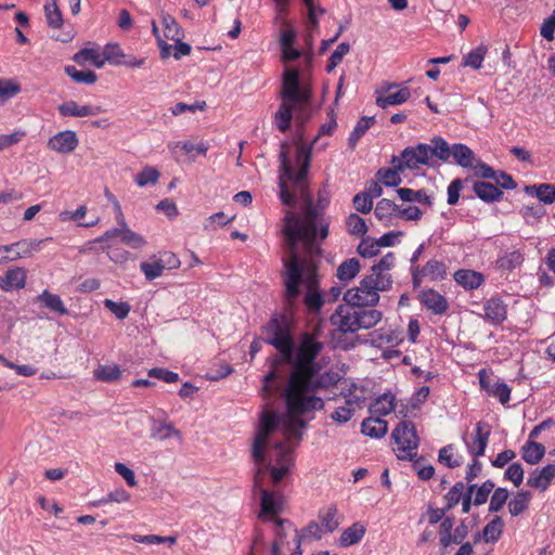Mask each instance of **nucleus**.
<instances>
[{
    "label": "nucleus",
    "mask_w": 555,
    "mask_h": 555,
    "mask_svg": "<svg viewBox=\"0 0 555 555\" xmlns=\"http://www.w3.org/2000/svg\"><path fill=\"white\" fill-rule=\"evenodd\" d=\"M311 146L299 144L296 150V163L299 165L295 171L286 154L281 153L280 198L286 206L294 207L296 197L304 201L301 214L287 211L284 217L283 234L289 255L283 258L284 272L282 274L285 287V301L293 307L300 294V284L306 273L307 292L304 304L310 313H319L324 305L320 292V284L314 268H309L297 254V245L302 243L306 253L310 256L321 255L322 243L330 234V219L322 209L314 206L309 192L307 175L311 163Z\"/></svg>",
    "instance_id": "nucleus-1"
},
{
    "label": "nucleus",
    "mask_w": 555,
    "mask_h": 555,
    "mask_svg": "<svg viewBox=\"0 0 555 555\" xmlns=\"http://www.w3.org/2000/svg\"><path fill=\"white\" fill-rule=\"evenodd\" d=\"M323 349V343L311 333H302L296 351L292 350V357L287 360L275 359L272 369L264 376L263 391L271 393V383L280 378L276 372L279 365L291 364L292 370L287 387L284 392L286 409L292 414H306L313 410H322L323 400L313 393L326 388L330 377L320 374V366L315 359Z\"/></svg>",
    "instance_id": "nucleus-2"
},
{
    "label": "nucleus",
    "mask_w": 555,
    "mask_h": 555,
    "mask_svg": "<svg viewBox=\"0 0 555 555\" xmlns=\"http://www.w3.org/2000/svg\"><path fill=\"white\" fill-rule=\"evenodd\" d=\"M280 416L276 412L266 409L259 417V423L256 428V435L251 447V457L254 462L260 465L255 476V486H261L260 475L264 474L270 468V475L274 483L280 482L288 473L289 466L293 463L292 449L284 441H276L273 444L275 466L270 467L264 465L266 450L269 447V440L279 429Z\"/></svg>",
    "instance_id": "nucleus-3"
},
{
    "label": "nucleus",
    "mask_w": 555,
    "mask_h": 555,
    "mask_svg": "<svg viewBox=\"0 0 555 555\" xmlns=\"http://www.w3.org/2000/svg\"><path fill=\"white\" fill-rule=\"evenodd\" d=\"M263 339L273 346L281 354L282 360L291 359L295 348L292 335V319L286 313H276L262 327Z\"/></svg>",
    "instance_id": "nucleus-4"
},
{
    "label": "nucleus",
    "mask_w": 555,
    "mask_h": 555,
    "mask_svg": "<svg viewBox=\"0 0 555 555\" xmlns=\"http://www.w3.org/2000/svg\"><path fill=\"white\" fill-rule=\"evenodd\" d=\"M393 451L399 460L412 461L417 455L420 439L411 421H401L392 430Z\"/></svg>",
    "instance_id": "nucleus-5"
},
{
    "label": "nucleus",
    "mask_w": 555,
    "mask_h": 555,
    "mask_svg": "<svg viewBox=\"0 0 555 555\" xmlns=\"http://www.w3.org/2000/svg\"><path fill=\"white\" fill-rule=\"evenodd\" d=\"M282 103L301 105L307 104L311 99L309 88L301 87L299 81V70L297 68H286L282 79L281 90Z\"/></svg>",
    "instance_id": "nucleus-6"
},
{
    "label": "nucleus",
    "mask_w": 555,
    "mask_h": 555,
    "mask_svg": "<svg viewBox=\"0 0 555 555\" xmlns=\"http://www.w3.org/2000/svg\"><path fill=\"white\" fill-rule=\"evenodd\" d=\"M429 144L418 143L415 146L405 147L399 156H392L391 163H398L399 170H416L421 166H429Z\"/></svg>",
    "instance_id": "nucleus-7"
},
{
    "label": "nucleus",
    "mask_w": 555,
    "mask_h": 555,
    "mask_svg": "<svg viewBox=\"0 0 555 555\" xmlns=\"http://www.w3.org/2000/svg\"><path fill=\"white\" fill-rule=\"evenodd\" d=\"M478 379L481 390H483L489 397H493L499 400L501 404H507L511 400V387L500 380L492 372L482 369L478 372Z\"/></svg>",
    "instance_id": "nucleus-8"
},
{
    "label": "nucleus",
    "mask_w": 555,
    "mask_h": 555,
    "mask_svg": "<svg viewBox=\"0 0 555 555\" xmlns=\"http://www.w3.org/2000/svg\"><path fill=\"white\" fill-rule=\"evenodd\" d=\"M371 279L364 276L358 287L350 288L344 294V300L348 305L356 307L376 305L379 300V294L371 288Z\"/></svg>",
    "instance_id": "nucleus-9"
},
{
    "label": "nucleus",
    "mask_w": 555,
    "mask_h": 555,
    "mask_svg": "<svg viewBox=\"0 0 555 555\" xmlns=\"http://www.w3.org/2000/svg\"><path fill=\"white\" fill-rule=\"evenodd\" d=\"M491 429L486 422H478L475 425L474 431L468 438H464L467 452L473 457H480L485 455L486 448L489 442Z\"/></svg>",
    "instance_id": "nucleus-10"
},
{
    "label": "nucleus",
    "mask_w": 555,
    "mask_h": 555,
    "mask_svg": "<svg viewBox=\"0 0 555 555\" xmlns=\"http://www.w3.org/2000/svg\"><path fill=\"white\" fill-rule=\"evenodd\" d=\"M331 322L339 332L354 333L358 331L357 308L350 305H340L331 317Z\"/></svg>",
    "instance_id": "nucleus-11"
},
{
    "label": "nucleus",
    "mask_w": 555,
    "mask_h": 555,
    "mask_svg": "<svg viewBox=\"0 0 555 555\" xmlns=\"http://www.w3.org/2000/svg\"><path fill=\"white\" fill-rule=\"evenodd\" d=\"M283 501L279 493L261 489L260 512L258 518L269 521L279 518L278 515L282 512Z\"/></svg>",
    "instance_id": "nucleus-12"
},
{
    "label": "nucleus",
    "mask_w": 555,
    "mask_h": 555,
    "mask_svg": "<svg viewBox=\"0 0 555 555\" xmlns=\"http://www.w3.org/2000/svg\"><path fill=\"white\" fill-rule=\"evenodd\" d=\"M417 299L423 307L436 315H442L449 309L446 297L433 288L421 291L417 295Z\"/></svg>",
    "instance_id": "nucleus-13"
},
{
    "label": "nucleus",
    "mask_w": 555,
    "mask_h": 555,
    "mask_svg": "<svg viewBox=\"0 0 555 555\" xmlns=\"http://www.w3.org/2000/svg\"><path fill=\"white\" fill-rule=\"evenodd\" d=\"M482 318L486 322L500 326L507 318V305L499 297H491L483 304Z\"/></svg>",
    "instance_id": "nucleus-14"
},
{
    "label": "nucleus",
    "mask_w": 555,
    "mask_h": 555,
    "mask_svg": "<svg viewBox=\"0 0 555 555\" xmlns=\"http://www.w3.org/2000/svg\"><path fill=\"white\" fill-rule=\"evenodd\" d=\"M79 144L78 137L73 130H64L55 133L48 141V147L60 154H69Z\"/></svg>",
    "instance_id": "nucleus-15"
},
{
    "label": "nucleus",
    "mask_w": 555,
    "mask_h": 555,
    "mask_svg": "<svg viewBox=\"0 0 555 555\" xmlns=\"http://www.w3.org/2000/svg\"><path fill=\"white\" fill-rule=\"evenodd\" d=\"M370 343L377 348L398 346L401 341L400 334L391 327H379L369 334Z\"/></svg>",
    "instance_id": "nucleus-16"
},
{
    "label": "nucleus",
    "mask_w": 555,
    "mask_h": 555,
    "mask_svg": "<svg viewBox=\"0 0 555 555\" xmlns=\"http://www.w3.org/2000/svg\"><path fill=\"white\" fill-rule=\"evenodd\" d=\"M57 111L63 117H86L94 116L102 112L100 106L93 105H79L76 101H67L57 107Z\"/></svg>",
    "instance_id": "nucleus-17"
},
{
    "label": "nucleus",
    "mask_w": 555,
    "mask_h": 555,
    "mask_svg": "<svg viewBox=\"0 0 555 555\" xmlns=\"http://www.w3.org/2000/svg\"><path fill=\"white\" fill-rule=\"evenodd\" d=\"M555 478V464H547L541 469H534L531 472L527 485L531 488L540 489L545 491L552 480Z\"/></svg>",
    "instance_id": "nucleus-18"
},
{
    "label": "nucleus",
    "mask_w": 555,
    "mask_h": 555,
    "mask_svg": "<svg viewBox=\"0 0 555 555\" xmlns=\"http://www.w3.org/2000/svg\"><path fill=\"white\" fill-rule=\"evenodd\" d=\"M454 281L467 291L479 288L485 283V275L478 271L460 269L454 275Z\"/></svg>",
    "instance_id": "nucleus-19"
},
{
    "label": "nucleus",
    "mask_w": 555,
    "mask_h": 555,
    "mask_svg": "<svg viewBox=\"0 0 555 555\" xmlns=\"http://www.w3.org/2000/svg\"><path fill=\"white\" fill-rule=\"evenodd\" d=\"M473 190L486 203L498 202L503 197V191L490 182L476 181L474 182Z\"/></svg>",
    "instance_id": "nucleus-20"
},
{
    "label": "nucleus",
    "mask_w": 555,
    "mask_h": 555,
    "mask_svg": "<svg viewBox=\"0 0 555 555\" xmlns=\"http://www.w3.org/2000/svg\"><path fill=\"white\" fill-rule=\"evenodd\" d=\"M376 105L380 108L400 105L405 103L411 96V91L408 87H403L393 93L380 94L379 91H376Z\"/></svg>",
    "instance_id": "nucleus-21"
},
{
    "label": "nucleus",
    "mask_w": 555,
    "mask_h": 555,
    "mask_svg": "<svg viewBox=\"0 0 555 555\" xmlns=\"http://www.w3.org/2000/svg\"><path fill=\"white\" fill-rule=\"evenodd\" d=\"M318 517L326 532H334L339 527L340 520L338 508L335 504H330L320 508Z\"/></svg>",
    "instance_id": "nucleus-22"
},
{
    "label": "nucleus",
    "mask_w": 555,
    "mask_h": 555,
    "mask_svg": "<svg viewBox=\"0 0 555 555\" xmlns=\"http://www.w3.org/2000/svg\"><path fill=\"white\" fill-rule=\"evenodd\" d=\"M524 262V255L520 250L505 251L495 260V268L500 271H513Z\"/></svg>",
    "instance_id": "nucleus-23"
},
{
    "label": "nucleus",
    "mask_w": 555,
    "mask_h": 555,
    "mask_svg": "<svg viewBox=\"0 0 555 555\" xmlns=\"http://www.w3.org/2000/svg\"><path fill=\"white\" fill-rule=\"evenodd\" d=\"M366 528L362 522H354L350 527L346 528L339 538V544L343 547H349L359 543L365 535Z\"/></svg>",
    "instance_id": "nucleus-24"
},
{
    "label": "nucleus",
    "mask_w": 555,
    "mask_h": 555,
    "mask_svg": "<svg viewBox=\"0 0 555 555\" xmlns=\"http://www.w3.org/2000/svg\"><path fill=\"white\" fill-rule=\"evenodd\" d=\"M387 430V422L380 417H367L361 424V433L371 438H382Z\"/></svg>",
    "instance_id": "nucleus-25"
},
{
    "label": "nucleus",
    "mask_w": 555,
    "mask_h": 555,
    "mask_svg": "<svg viewBox=\"0 0 555 555\" xmlns=\"http://www.w3.org/2000/svg\"><path fill=\"white\" fill-rule=\"evenodd\" d=\"M451 156L454 163L463 168H473L475 162H477L472 149L462 143L452 145Z\"/></svg>",
    "instance_id": "nucleus-26"
},
{
    "label": "nucleus",
    "mask_w": 555,
    "mask_h": 555,
    "mask_svg": "<svg viewBox=\"0 0 555 555\" xmlns=\"http://www.w3.org/2000/svg\"><path fill=\"white\" fill-rule=\"evenodd\" d=\"M397 194L403 202H416L424 204L428 207H431L434 204L433 196L428 195L427 191L424 189L413 190L409 188H399L397 189Z\"/></svg>",
    "instance_id": "nucleus-27"
},
{
    "label": "nucleus",
    "mask_w": 555,
    "mask_h": 555,
    "mask_svg": "<svg viewBox=\"0 0 555 555\" xmlns=\"http://www.w3.org/2000/svg\"><path fill=\"white\" fill-rule=\"evenodd\" d=\"M356 308H357L358 330L372 328L375 325H377L383 318V313L376 309H365L364 307H356Z\"/></svg>",
    "instance_id": "nucleus-28"
},
{
    "label": "nucleus",
    "mask_w": 555,
    "mask_h": 555,
    "mask_svg": "<svg viewBox=\"0 0 555 555\" xmlns=\"http://www.w3.org/2000/svg\"><path fill=\"white\" fill-rule=\"evenodd\" d=\"M296 105L282 103L279 109L274 114L273 122L281 132H286L292 125L293 112L296 109Z\"/></svg>",
    "instance_id": "nucleus-29"
},
{
    "label": "nucleus",
    "mask_w": 555,
    "mask_h": 555,
    "mask_svg": "<svg viewBox=\"0 0 555 555\" xmlns=\"http://www.w3.org/2000/svg\"><path fill=\"white\" fill-rule=\"evenodd\" d=\"M527 194L535 196L540 202L550 205L555 202V185L541 183L538 185H528L525 188Z\"/></svg>",
    "instance_id": "nucleus-30"
},
{
    "label": "nucleus",
    "mask_w": 555,
    "mask_h": 555,
    "mask_svg": "<svg viewBox=\"0 0 555 555\" xmlns=\"http://www.w3.org/2000/svg\"><path fill=\"white\" fill-rule=\"evenodd\" d=\"M521 457L525 462L530 465L538 464L545 454V447L537 441L528 440L521 447Z\"/></svg>",
    "instance_id": "nucleus-31"
},
{
    "label": "nucleus",
    "mask_w": 555,
    "mask_h": 555,
    "mask_svg": "<svg viewBox=\"0 0 555 555\" xmlns=\"http://www.w3.org/2000/svg\"><path fill=\"white\" fill-rule=\"evenodd\" d=\"M438 461L449 468L460 467L464 463V456L454 444H448L440 449Z\"/></svg>",
    "instance_id": "nucleus-32"
},
{
    "label": "nucleus",
    "mask_w": 555,
    "mask_h": 555,
    "mask_svg": "<svg viewBox=\"0 0 555 555\" xmlns=\"http://www.w3.org/2000/svg\"><path fill=\"white\" fill-rule=\"evenodd\" d=\"M288 420L284 423V436L285 441L287 443L291 439H300L301 438V428L306 427V422L299 416L302 414H292L288 410Z\"/></svg>",
    "instance_id": "nucleus-33"
},
{
    "label": "nucleus",
    "mask_w": 555,
    "mask_h": 555,
    "mask_svg": "<svg viewBox=\"0 0 555 555\" xmlns=\"http://www.w3.org/2000/svg\"><path fill=\"white\" fill-rule=\"evenodd\" d=\"M396 397L392 393L379 396L370 406V412L378 416L388 415L395 409Z\"/></svg>",
    "instance_id": "nucleus-34"
},
{
    "label": "nucleus",
    "mask_w": 555,
    "mask_h": 555,
    "mask_svg": "<svg viewBox=\"0 0 555 555\" xmlns=\"http://www.w3.org/2000/svg\"><path fill=\"white\" fill-rule=\"evenodd\" d=\"M26 273L23 269L16 268L8 270L0 286L5 289L23 288L25 286Z\"/></svg>",
    "instance_id": "nucleus-35"
},
{
    "label": "nucleus",
    "mask_w": 555,
    "mask_h": 555,
    "mask_svg": "<svg viewBox=\"0 0 555 555\" xmlns=\"http://www.w3.org/2000/svg\"><path fill=\"white\" fill-rule=\"evenodd\" d=\"M360 268V261L357 258L347 259L337 268L336 276L341 282H349L358 275Z\"/></svg>",
    "instance_id": "nucleus-36"
},
{
    "label": "nucleus",
    "mask_w": 555,
    "mask_h": 555,
    "mask_svg": "<svg viewBox=\"0 0 555 555\" xmlns=\"http://www.w3.org/2000/svg\"><path fill=\"white\" fill-rule=\"evenodd\" d=\"M433 145H429L428 158L436 156L442 162H449L452 153V146L441 137H435L431 140Z\"/></svg>",
    "instance_id": "nucleus-37"
},
{
    "label": "nucleus",
    "mask_w": 555,
    "mask_h": 555,
    "mask_svg": "<svg viewBox=\"0 0 555 555\" xmlns=\"http://www.w3.org/2000/svg\"><path fill=\"white\" fill-rule=\"evenodd\" d=\"M399 205L388 198H382L374 209L375 217L380 221H389L398 217Z\"/></svg>",
    "instance_id": "nucleus-38"
},
{
    "label": "nucleus",
    "mask_w": 555,
    "mask_h": 555,
    "mask_svg": "<svg viewBox=\"0 0 555 555\" xmlns=\"http://www.w3.org/2000/svg\"><path fill=\"white\" fill-rule=\"evenodd\" d=\"M162 24L164 26V34L167 39L172 41L182 39L183 31L173 16L163 12Z\"/></svg>",
    "instance_id": "nucleus-39"
},
{
    "label": "nucleus",
    "mask_w": 555,
    "mask_h": 555,
    "mask_svg": "<svg viewBox=\"0 0 555 555\" xmlns=\"http://www.w3.org/2000/svg\"><path fill=\"white\" fill-rule=\"evenodd\" d=\"M93 376L96 380H100V382L114 383L121 377V371L117 364L99 365L93 371Z\"/></svg>",
    "instance_id": "nucleus-40"
},
{
    "label": "nucleus",
    "mask_w": 555,
    "mask_h": 555,
    "mask_svg": "<svg viewBox=\"0 0 555 555\" xmlns=\"http://www.w3.org/2000/svg\"><path fill=\"white\" fill-rule=\"evenodd\" d=\"M75 62L81 64L83 62H90L96 68H101L105 64V60H103V55L98 49L86 48L80 50L74 56Z\"/></svg>",
    "instance_id": "nucleus-41"
},
{
    "label": "nucleus",
    "mask_w": 555,
    "mask_h": 555,
    "mask_svg": "<svg viewBox=\"0 0 555 555\" xmlns=\"http://www.w3.org/2000/svg\"><path fill=\"white\" fill-rule=\"evenodd\" d=\"M44 16L49 27L53 29H59L64 24L62 12L57 7V0H51V2L44 4Z\"/></svg>",
    "instance_id": "nucleus-42"
},
{
    "label": "nucleus",
    "mask_w": 555,
    "mask_h": 555,
    "mask_svg": "<svg viewBox=\"0 0 555 555\" xmlns=\"http://www.w3.org/2000/svg\"><path fill=\"white\" fill-rule=\"evenodd\" d=\"M421 268L423 273L431 281L443 280L447 276V266L443 261L430 259Z\"/></svg>",
    "instance_id": "nucleus-43"
},
{
    "label": "nucleus",
    "mask_w": 555,
    "mask_h": 555,
    "mask_svg": "<svg viewBox=\"0 0 555 555\" xmlns=\"http://www.w3.org/2000/svg\"><path fill=\"white\" fill-rule=\"evenodd\" d=\"M365 276L371 279V288L377 293L389 291L392 286V276L389 272L371 271V274Z\"/></svg>",
    "instance_id": "nucleus-44"
},
{
    "label": "nucleus",
    "mask_w": 555,
    "mask_h": 555,
    "mask_svg": "<svg viewBox=\"0 0 555 555\" xmlns=\"http://www.w3.org/2000/svg\"><path fill=\"white\" fill-rule=\"evenodd\" d=\"M392 168H380L377 171V179L386 186H398L401 183L400 173L404 170L397 169L398 163H391Z\"/></svg>",
    "instance_id": "nucleus-45"
},
{
    "label": "nucleus",
    "mask_w": 555,
    "mask_h": 555,
    "mask_svg": "<svg viewBox=\"0 0 555 555\" xmlns=\"http://www.w3.org/2000/svg\"><path fill=\"white\" fill-rule=\"evenodd\" d=\"M275 524V539L272 543V554H278L284 551V541L286 540L285 525L292 526L291 521L282 518H274L272 520Z\"/></svg>",
    "instance_id": "nucleus-46"
},
{
    "label": "nucleus",
    "mask_w": 555,
    "mask_h": 555,
    "mask_svg": "<svg viewBox=\"0 0 555 555\" xmlns=\"http://www.w3.org/2000/svg\"><path fill=\"white\" fill-rule=\"evenodd\" d=\"M504 522L500 516H495L482 530V538L486 542H496L503 532Z\"/></svg>",
    "instance_id": "nucleus-47"
},
{
    "label": "nucleus",
    "mask_w": 555,
    "mask_h": 555,
    "mask_svg": "<svg viewBox=\"0 0 555 555\" xmlns=\"http://www.w3.org/2000/svg\"><path fill=\"white\" fill-rule=\"evenodd\" d=\"M38 300L42 301L43 305L52 310V311H55L60 314H66L68 311L66 309V307L64 306L63 304V300L62 298L56 295V294H52L50 293L49 291H43L39 296H38Z\"/></svg>",
    "instance_id": "nucleus-48"
},
{
    "label": "nucleus",
    "mask_w": 555,
    "mask_h": 555,
    "mask_svg": "<svg viewBox=\"0 0 555 555\" xmlns=\"http://www.w3.org/2000/svg\"><path fill=\"white\" fill-rule=\"evenodd\" d=\"M65 73L77 83L93 85L98 79V76L94 72L89 69L80 70L73 65L66 66Z\"/></svg>",
    "instance_id": "nucleus-49"
},
{
    "label": "nucleus",
    "mask_w": 555,
    "mask_h": 555,
    "mask_svg": "<svg viewBox=\"0 0 555 555\" xmlns=\"http://www.w3.org/2000/svg\"><path fill=\"white\" fill-rule=\"evenodd\" d=\"M530 501V492L528 491H519L516 495L508 502V512L512 516H518L522 514L529 506Z\"/></svg>",
    "instance_id": "nucleus-50"
},
{
    "label": "nucleus",
    "mask_w": 555,
    "mask_h": 555,
    "mask_svg": "<svg viewBox=\"0 0 555 555\" xmlns=\"http://www.w3.org/2000/svg\"><path fill=\"white\" fill-rule=\"evenodd\" d=\"M375 124V117H362L349 135V145L353 149L365 132Z\"/></svg>",
    "instance_id": "nucleus-51"
},
{
    "label": "nucleus",
    "mask_w": 555,
    "mask_h": 555,
    "mask_svg": "<svg viewBox=\"0 0 555 555\" xmlns=\"http://www.w3.org/2000/svg\"><path fill=\"white\" fill-rule=\"evenodd\" d=\"M487 52L488 49L486 46H478L463 57L462 65L472 67L474 69H479L482 65Z\"/></svg>",
    "instance_id": "nucleus-52"
},
{
    "label": "nucleus",
    "mask_w": 555,
    "mask_h": 555,
    "mask_svg": "<svg viewBox=\"0 0 555 555\" xmlns=\"http://www.w3.org/2000/svg\"><path fill=\"white\" fill-rule=\"evenodd\" d=\"M346 229L350 235L364 236L367 233L365 220L357 214H350L346 219Z\"/></svg>",
    "instance_id": "nucleus-53"
},
{
    "label": "nucleus",
    "mask_w": 555,
    "mask_h": 555,
    "mask_svg": "<svg viewBox=\"0 0 555 555\" xmlns=\"http://www.w3.org/2000/svg\"><path fill=\"white\" fill-rule=\"evenodd\" d=\"M357 402L353 399H347L345 405L338 406L332 414L333 421L344 424L347 423L354 414Z\"/></svg>",
    "instance_id": "nucleus-54"
},
{
    "label": "nucleus",
    "mask_w": 555,
    "mask_h": 555,
    "mask_svg": "<svg viewBox=\"0 0 555 555\" xmlns=\"http://www.w3.org/2000/svg\"><path fill=\"white\" fill-rule=\"evenodd\" d=\"M140 269L147 281H153L159 278L165 270L159 259L155 256L151 258V261L141 262Z\"/></svg>",
    "instance_id": "nucleus-55"
},
{
    "label": "nucleus",
    "mask_w": 555,
    "mask_h": 555,
    "mask_svg": "<svg viewBox=\"0 0 555 555\" xmlns=\"http://www.w3.org/2000/svg\"><path fill=\"white\" fill-rule=\"evenodd\" d=\"M151 437L157 440H166L171 437H177L180 439L181 433L176 429L172 424L159 423L153 427Z\"/></svg>",
    "instance_id": "nucleus-56"
},
{
    "label": "nucleus",
    "mask_w": 555,
    "mask_h": 555,
    "mask_svg": "<svg viewBox=\"0 0 555 555\" xmlns=\"http://www.w3.org/2000/svg\"><path fill=\"white\" fill-rule=\"evenodd\" d=\"M159 177L160 173L156 168L146 166L135 176L134 181L139 186L143 188L149 184L155 185Z\"/></svg>",
    "instance_id": "nucleus-57"
},
{
    "label": "nucleus",
    "mask_w": 555,
    "mask_h": 555,
    "mask_svg": "<svg viewBox=\"0 0 555 555\" xmlns=\"http://www.w3.org/2000/svg\"><path fill=\"white\" fill-rule=\"evenodd\" d=\"M464 490V482L459 481L447 492V494L444 495V499L447 501L446 509H451L461 502V500L465 495Z\"/></svg>",
    "instance_id": "nucleus-58"
},
{
    "label": "nucleus",
    "mask_w": 555,
    "mask_h": 555,
    "mask_svg": "<svg viewBox=\"0 0 555 555\" xmlns=\"http://www.w3.org/2000/svg\"><path fill=\"white\" fill-rule=\"evenodd\" d=\"M494 482L490 479L482 482L481 486L476 485V489L474 490L475 495L473 499V503L476 506L482 505L487 502L489 494L494 490Z\"/></svg>",
    "instance_id": "nucleus-59"
},
{
    "label": "nucleus",
    "mask_w": 555,
    "mask_h": 555,
    "mask_svg": "<svg viewBox=\"0 0 555 555\" xmlns=\"http://www.w3.org/2000/svg\"><path fill=\"white\" fill-rule=\"evenodd\" d=\"M103 305L119 320L126 319L131 309L130 305L126 301L116 302L112 299H105Z\"/></svg>",
    "instance_id": "nucleus-60"
},
{
    "label": "nucleus",
    "mask_w": 555,
    "mask_h": 555,
    "mask_svg": "<svg viewBox=\"0 0 555 555\" xmlns=\"http://www.w3.org/2000/svg\"><path fill=\"white\" fill-rule=\"evenodd\" d=\"M349 50H350L349 43H347V42L339 43L328 59V62L326 65V70L328 73H331L338 64H340L344 56L346 54H348Z\"/></svg>",
    "instance_id": "nucleus-61"
},
{
    "label": "nucleus",
    "mask_w": 555,
    "mask_h": 555,
    "mask_svg": "<svg viewBox=\"0 0 555 555\" xmlns=\"http://www.w3.org/2000/svg\"><path fill=\"white\" fill-rule=\"evenodd\" d=\"M379 246L376 240L370 237L362 238L358 245V253L363 258L375 257L379 253Z\"/></svg>",
    "instance_id": "nucleus-62"
},
{
    "label": "nucleus",
    "mask_w": 555,
    "mask_h": 555,
    "mask_svg": "<svg viewBox=\"0 0 555 555\" xmlns=\"http://www.w3.org/2000/svg\"><path fill=\"white\" fill-rule=\"evenodd\" d=\"M121 242L133 249H139L146 244V241L142 235L135 233L129 228H124Z\"/></svg>",
    "instance_id": "nucleus-63"
},
{
    "label": "nucleus",
    "mask_w": 555,
    "mask_h": 555,
    "mask_svg": "<svg viewBox=\"0 0 555 555\" xmlns=\"http://www.w3.org/2000/svg\"><path fill=\"white\" fill-rule=\"evenodd\" d=\"M508 499V491L505 488H498L490 499L489 512L496 513L503 508Z\"/></svg>",
    "instance_id": "nucleus-64"
}]
</instances>
